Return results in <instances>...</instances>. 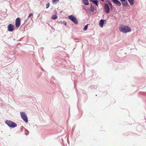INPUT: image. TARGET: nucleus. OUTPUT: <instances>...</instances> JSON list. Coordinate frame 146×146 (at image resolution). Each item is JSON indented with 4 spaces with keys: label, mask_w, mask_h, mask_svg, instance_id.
<instances>
[{
    "label": "nucleus",
    "mask_w": 146,
    "mask_h": 146,
    "mask_svg": "<svg viewBox=\"0 0 146 146\" xmlns=\"http://www.w3.org/2000/svg\"><path fill=\"white\" fill-rule=\"evenodd\" d=\"M120 31L123 33H126L131 31V29L127 26L121 25L119 27Z\"/></svg>",
    "instance_id": "f257e3e1"
},
{
    "label": "nucleus",
    "mask_w": 146,
    "mask_h": 146,
    "mask_svg": "<svg viewBox=\"0 0 146 146\" xmlns=\"http://www.w3.org/2000/svg\"><path fill=\"white\" fill-rule=\"evenodd\" d=\"M5 123L9 127L14 128L17 126V125L15 123L10 120H7Z\"/></svg>",
    "instance_id": "f03ea898"
},
{
    "label": "nucleus",
    "mask_w": 146,
    "mask_h": 146,
    "mask_svg": "<svg viewBox=\"0 0 146 146\" xmlns=\"http://www.w3.org/2000/svg\"><path fill=\"white\" fill-rule=\"evenodd\" d=\"M20 115L22 119L26 123L28 122V117L25 113L23 111L20 112Z\"/></svg>",
    "instance_id": "7ed1b4c3"
},
{
    "label": "nucleus",
    "mask_w": 146,
    "mask_h": 146,
    "mask_svg": "<svg viewBox=\"0 0 146 146\" xmlns=\"http://www.w3.org/2000/svg\"><path fill=\"white\" fill-rule=\"evenodd\" d=\"M68 18L75 24H78V21L77 20L76 18L72 15L69 16L68 17Z\"/></svg>",
    "instance_id": "20e7f679"
},
{
    "label": "nucleus",
    "mask_w": 146,
    "mask_h": 146,
    "mask_svg": "<svg viewBox=\"0 0 146 146\" xmlns=\"http://www.w3.org/2000/svg\"><path fill=\"white\" fill-rule=\"evenodd\" d=\"M104 8L106 12L107 13H108L110 11V7L108 4L107 3H105L104 4Z\"/></svg>",
    "instance_id": "39448f33"
},
{
    "label": "nucleus",
    "mask_w": 146,
    "mask_h": 146,
    "mask_svg": "<svg viewBox=\"0 0 146 146\" xmlns=\"http://www.w3.org/2000/svg\"><path fill=\"white\" fill-rule=\"evenodd\" d=\"M8 30L9 31L12 32L14 29V26L12 24H9L8 26Z\"/></svg>",
    "instance_id": "423d86ee"
},
{
    "label": "nucleus",
    "mask_w": 146,
    "mask_h": 146,
    "mask_svg": "<svg viewBox=\"0 0 146 146\" xmlns=\"http://www.w3.org/2000/svg\"><path fill=\"white\" fill-rule=\"evenodd\" d=\"M21 24V20L19 18H17L15 21V25L16 27L18 28L20 26Z\"/></svg>",
    "instance_id": "0eeeda50"
},
{
    "label": "nucleus",
    "mask_w": 146,
    "mask_h": 146,
    "mask_svg": "<svg viewBox=\"0 0 146 146\" xmlns=\"http://www.w3.org/2000/svg\"><path fill=\"white\" fill-rule=\"evenodd\" d=\"M112 1L114 3L116 4L118 6H120L121 5L120 2L118 0H112Z\"/></svg>",
    "instance_id": "6e6552de"
},
{
    "label": "nucleus",
    "mask_w": 146,
    "mask_h": 146,
    "mask_svg": "<svg viewBox=\"0 0 146 146\" xmlns=\"http://www.w3.org/2000/svg\"><path fill=\"white\" fill-rule=\"evenodd\" d=\"M104 20L103 19L101 20L99 22V25L101 27H102L104 24Z\"/></svg>",
    "instance_id": "1a4fd4ad"
},
{
    "label": "nucleus",
    "mask_w": 146,
    "mask_h": 146,
    "mask_svg": "<svg viewBox=\"0 0 146 146\" xmlns=\"http://www.w3.org/2000/svg\"><path fill=\"white\" fill-rule=\"evenodd\" d=\"M90 1L95 4L97 6H98V1L97 0H90Z\"/></svg>",
    "instance_id": "9d476101"
},
{
    "label": "nucleus",
    "mask_w": 146,
    "mask_h": 146,
    "mask_svg": "<svg viewBox=\"0 0 146 146\" xmlns=\"http://www.w3.org/2000/svg\"><path fill=\"white\" fill-rule=\"evenodd\" d=\"M83 3L86 5H87L89 4L88 0H82Z\"/></svg>",
    "instance_id": "9b49d317"
},
{
    "label": "nucleus",
    "mask_w": 146,
    "mask_h": 146,
    "mask_svg": "<svg viewBox=\"0 0 146 146\" xmlns=\"http://www.w3.org/2000/svg\"><path fill=\"white\" fill-rule=\"evenodd\" d=\"M122 4L123 7H126L128 5V3L127 1H126L125 3L122 2Z\"/></svg>",
    "instance_id": "f8f14e48"
},
{
    "label": "nucleus",
    "mask_w": 146,
    "mask_h": 146,
    "mask_svg": "<svg viewBox=\"0 0 146 146\" xmlns=\"http://www.w3.org/2000/svg\"><path fill=\"white\" fill-rule=\"evenodd\" d=\"M130 5L133 6L134 5V0H128Z\"/></svg>",
    "instance_id": "ddd939ff"
},
{
    "label": "nucleus",
    "mask_w": 146,
    "mask_h": 146,
    "mask_svg": "<svg viewBox=\"0 0 146 146\" xmlns=\"http://www.w3.org/2000/svg\"><path fill=\"white\" fill-rule=\"evenodd\" d=\"M58 18V17L56 15H53L52 16L51 18L53 20H55L57 19Z\"/></svg>",
    "instance_id": "4468645a"
},
{
    "label": "nucleus",
    "mask_w": 146,
    "mask_h": 146,
    "mask_svg": "<svg viewBox=\"0 0 146 146\" xmlns=\"http://www.w3.org/2000/svg\"><path fill=\"white\" fill-rule=\"evenodd\" d=\"M33 16V13H31L30 14L29 16L28 17L27 19L25 21V22L27 21V20L31 16Z\"/></svg>",
    "instance_id": "2eb2a0df"
},
{
    "label": "nucleus",
    "mask_w": 146,
    "mask_h": 146,
    "mask_svg": "<svg viewBox=\"0 0 146 146\" xmlns=\"http://www.w3.org/2000/svg\"><path fill=\"white\" fill-rule=\"evenodd\" d=\"M88 25H86L85 26L83 29L84 31H86L87 30L88 27Z\"/></svg>",
    "instance_id": "dca6fc26"
},
{
    "label": "nucleus",
    "mask_w": 146,
    "mask_h": 146,
    "mask_svg": "<svg viewBox=\"0 0 146 146\" xmlns=\"http://www.w3.org/2000/svg\"><path fill=\"white\" fill-rule=\"evenodd\" d=\"M108 5H109L110 6H112V4L111 2L110 1H108Z\"/></svg>",
    "instance_id": "f3484780"
},
{
    "label": "nucleus",
    "mask_w": 146,
    "mask_h": 146,
    "mask_svg": "<svg viewBox=\"0 0 146 146\" xmlns=\"http://www.w3.org/2000/svg\"><path fill=\"white\" fill-rule=\"evenodd\" d=\"M49 5H50V4H49V3H47L46 4V8H48L49 7Z\"/></svg>",
    "instance_id": "a211bd4d"
},
{
    "label": "nucleus",
    "mask_w": 146,
    "mask_h": 146,
    "mask_svg": "<svg viewBox=\"0 0 146 146\" xmlns=\"http://www.w3.org/2000/svg\"><path fill=\"white\" fill-rule=\"evenodd\" d=\"M62 23L65 25H66V23L65 21H63L62 22Z\"/></svg>",
    "instance_id": "6ab92c4d"
},
{
    "label": "nucleus",
    "mask_w": 146,
    "mask_h": 146,
    "mask_svg": "<svg viewBox=\"0 0 146 146\" xmlns=\"http://www.w3.org/2000/svg\"><path fill=\"white\" fill-rule=\"evenodd\" d=\"M94 10V8L92 7H91V11H93Z\"/></svg>",
    "instance_id": "aec40b11"
},
{
    "label": "nucleus",
    "mask_w": 146,
    "mask_h": 146,
    "mask_svg": "<svg viewBox=\"0 0 146 146\" xmlns=\"http://www.w3.org/2000/svg\"><path fill=\"white\" fill-rule=\"evenodd\" d=\"M59 0H52V1L53 2H55L56 1H58Z\"/></svg>",
    "instance_id": "412c9836"
},
{
    "label": "nucleus",
    "mask_w": 146,
    "mask_h": 146,
    "mask_svg": "<svg viewBox=\"0 0 146 146\" xmlns=\"http://www.w3.org/2000/svg\"><path fill=\"white\" fill-rule=\"evenodd\" d=\"M29 132L28 131H27V132H26L25 133V134L27 135L29 134Z\"/></svg>",
    "instance_id": "4be33fe9"
},
{
    "label": "nucleus",
    "mask_w": 146,
    "mask_h": 146,
    "mask_svg": "<svg viewBox=\"0 0 146 146\" xmlns=\"http://www.w3.org/2000/svg\"><path fill=\"white\" fill-rule=\"evenodd\" d=\"M121 1L125 2L126 0H120Z\"/></svg>",
    "instance_id": "5701e85b"
},
{
    "label": "nucleus",
    "mask_w": 146,
    "mask_h": 146,
    "mask_svg": "<svg viewBox=\"0 0 146 146\" xmlns=\"http://www.w3.org/2000/svg\"><path fill=\"white\" fill-rule=\"evenodd\" d=\"M101 0L102 1H103V2L104 1H105V0Z\"/></svg>",
    "instance_id": "b1692460"
}]
</instances>
